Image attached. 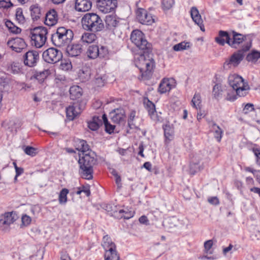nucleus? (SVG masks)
I'll return each mask as SVG.
<instances>
[{
  "label": "nucleus",
  "instance_id": "nucleus-23",
  "mask_svg": "<svg viewBox=\"0 0 260 260\" xmlns=\"http://www.w3.org/2000/svg\"><path fill=\"white\" fill-rule=\"evenodd\" d=\"M82 51V46L79 44L67 45V52L69 56L76 57L79 55Z\"/></svg>",
  "mask_w": 260,
  "mask_h": 260
},
{
  "label": "nucleus",
  "instance_id": "nucleus-33",
  "mask_svg": "<svg viewBox=\"0 0 260 260\" xmlns=\"http://www.w3.org/2000/svg\"><path fill=\"white\" fill-rule=\"evenodd\" d=\"M165 137L166 139V142L169 143L173 139V130L171 126L168 124L163 126Z\"/></svg>",
  "mask_w": 260,
  "mask_h": 260
},
{
  "label": "nucleus",
  "instance_id": "nucleus-1",
  "mask_svg": "<svg viewBox=\"0 0 260 260\" xmlns=\"http://www.w3.org/2000/svg\"><path fill=\"white\" fill-rule=\"evenodd\" d=\"M79 156L78 162L82 177L87 180L92 179L93 173V167L97 162L95 153L90 151L87 153H83L82 155L80 154Z\"/></svg>",
  "mask_w": 260,
  "mask_h": 260
},
{
  "label": "nucleus",
  "instance_id": "nucleus-11",
  "mask_svg": "<svg viewBox=\"0 0 260 260\" xmlns=\"http://www.w3.org/2000/svg\"><path fill=\"white\" fill-rule=\"evenodd\" d=\"M85 103L77 101L66 108L67 117L69 120H74L85 108Z\"/></svg>",
  "mask_w": 260,
  "mask_h": 260
},
{
  "label": "nucleus",
  "instance_id": "nucleus-48",
  "mask_svg": "<svg viewBox=\"0 0 260 260\" xmlns=\"http://www.w3.org/2000/svg\"><path fill=\"white\" fill-rule=\"evenodd\" d=\"M72 67L71 62L69 60H62L60 63V68L64 71H68Z\"/></svg>",
  "mask_w": 260,
  "mask_h": 260
},
{
  "label": "nucleus",
  "instance_id": "nucleus-49",
  "mask_svg": "<svg viewBox=\"0 0 260 260\" xmlns=\"http://www.w3.org/2000/svg\"><path fill=\"white\" fill-rule=\"evenodd\" d=\"M174 3V0H162V8L164 9L169 10L172 7Z\"/></svg>",
  "mask_w": 260,
  "mask_h": 260
},
{
  "label": "nucleus",
  "instance_id": "nucleus-51",
  "mask_svg": "<svg viewBox=\"0 0 260 260\" xmlns=\"http://www.w3.org/2000/svg\"><path fill=\"white\" fill-rule=\"evenodd\" d=\"M13 6L10 1L0 0V8L8 9Z\"/></svg>",
  "mask_w": 260,
  "mask_h": 260
},
{
  "label": "nucleus",
  "instance_id": "nucleus-58",
  "mask_svg": "<svg viewBox=\"0 0 260 260\" xmlns=\"http://www.w3.org/2000/svg\"><path fill=\"white\" fill-rule=\"evenodd\" d=\"M233 248V245L232 244H230L228 247H225L223 248L222 253L224 255H226L228 252H231L232 253L231 250Z\"/></svg>",
  "mask_w": 260,
  "mask_h": 260
},
{
  "label": "nucleus",
  "instance_id": "nucleus-27",
  "mask_svg": "<svg viewBox=\"0 0 260 260\" xmlns=\"http://www.w3.org/2000/svg\"><path fill=\"white\" fill-rule=\"evenodd\" d=\"M70 98L74 100L80 98L82 94V89L78 85H73L70 88Z\"/></svg>",
  "mask_w": 260,
  "mask_h": 260
},
{
  "label": "nucleus",
  "instance_id": "nucleus-39",
  "mask_svg": "<svg viewBox=\"0 0 260 260\" xmlns=\"http://www.w3.org/2000/svg\"><path fill=\"white\" fill-rule=\"evenodd\" d=\"M69 192V190L67 188H63L60 191L58 196V201L60 204H65L67 202V194Z\"/></svg>",
  "mask_w": 260,
  "mask_h": 260
},
{
  "label": "nucleus",
  "instance_id": "nucleus-32",
  "mask_svg": "<svg viewBox=\"0 0 260 260\" xmlns=\"http://www.w3.org/2000/svg\"><path fill=\"white\" fill-rule=\"evenodd\" d=\"M30 14L32 19L38 20L41 16V8L37 5H32L30 7Z\"/></svg>",
  "mask_w": 260,
  "mask_h": 260
},
{
  "label": "nucleus",
  "instance_id": "nucleus-62",
  "mask_svg": "<svg viewBox=\"0 0 260 260\" xmlns=\"http://www.w3.org/2000/svg\"><path fill=\"white\" fill-rule=\"evenodd\" d=\"M82 191L84 192L87 197H89L90 194V191L89 186H83L82 187Z\"/></svg>",
  "mask_w": 260,
  "mask_h": 260
},
{
  "label": "nucleus",
  "instance_id": "nucleus-6",
  "mask_svg": "<svg viewBox=\"0 0 260 260\" xmlns=\"http://www.w3.org/2000/svg\"><path fill=\"white\" fill-rule=\"evenodd\" d=\"M47 28L44 26H38L31 29L30 34L32 45L40 48L44 46L47 40Z\"/></svg>",
  "mask_w": 260,
  "mask_h": 260
},
{
  "label": "nucleus",
  "instance_id": "nucleus-21",
  "mask_svg": "<svg viewBox=\"0 0 260 260\" xmlns=\"http://www.w3.org/2000/svg\"><path fill=\"white\" fill-rule=\"evenodd\" d=\"M111 119L116 123H122L124 121V111L122 109H117L110 113Z\"/></svg>",
  "mask_w": 260,
  "mask_h": 260
},
{
  "label": "nucleus",
  "instance_id": "nucleus-10",
  "mask_svg": "<svg viewBox=\"0 0 260 260\" xmlns=\"http://www.w3.org/2000/svg\"><path fill=\"white\" fill-rule=\"evenodd\" d=\"M42 56L45 62L54 64L61 59L62 54L60 51L51 47L45 50L43 53Z\"/></svg>",
  "mask_w": 260,
  "mask_h": 260
},
{
  "label": "nucleus",
  "instance_id": "nucleus-16",
  "mask_svg": "<svg viewBox=\"0 0 260 260\" xmlns=\"http://www.w3.org/2000/svg\"><path fill=\"white\" fill-rule=\"evenodd\" d=\"M7 45L12 50L16 52H20L26 47L25 42L20 38H15L9 40L7 42Z\"/></svg>",
  "mask_w": 260,
  "mask_h": 260
},
{
  "label": "nucleus",
  "instance_id": "nucleus-19",
  "mask_svg": "<svg viewBox=\"0 0 260 260\" xmlns=\"http://www.w3.org/2000/svg\"><path fill=\"white\" fill-rule=\"evenodd\" d=\"M190 13L193 22L200 27L202 31H205V29L203 24V20L198 9L195 7H192L190 9Z\"/></svg>",
  "mask_w": 260,
  "mask_h": 260
},
{
  "label": "nucleus",
  "instance_id": "nucleus-20",
  "mask_svg": "<svg viewBox=\"0 0 260 260\" xmlns=\"http://www.w3.org/2000/svg\"><path fill=\"white\" fill-rule=\"evenodd\" d=\"M17 215L13 212H7L0 217V226H9L16 219Z\"/></svg>",
  "mask_w": 260,
  "mask_h": 260
},
{
  "label": "nucleus",
  "instance_id": "nucleus-59",
  "mask_svg": "<svg viewBox=\"0 0 260 260\" xmlns=\"http://www.w3.org/2000/svg\"><path fill=\"white\" fill-rule=\"evenodd\" d=\"M244 170L246 172H249L252 173L254 176H255L256 174V173H258V172H259V171L254 170L253 168H252L251 167H245L244 168Z\"/></svg>",
  "mask_w": 260,
  "mask_h": 260
},
{
  "label": "nucleus",
  "instance_id": "nucleus-15",
  "mask_svg": "<svg viewBox=\"0 0 260 260\" xmlns=\"http://www.w3.org/2000/svg\"><path fill=\"white\" fill-rule=\"evenodd\" d=\"M202 159L203 155L201 153H197L193 156L190 165V171L191 174L194 175L196 172L204 169L203 164H200Z\"/></svg>",
  "mask_w": 260,
  "mask_h": 260
},
{
  "label": "nucleus",
  "instance_id": "nucleus-40",
  "mask_svg": "<svg viewBox=\"0 0 260 260\" xmlns=\"http://www.w3.org/2000/svg\"><path fill=\"white\" fill-rule=\"evenodd\" d=\"M212 128L214 131V136L218 142L221 141L223 131L216 124L214 123L212 125Z\"/></svg>",
  "mask_w": 260,
  "mask_h": 260
},
{
  "label": "nucleus",
  "instance_id": "nucleus-45",
  "mask_svg": "<svg viewBox=\"0 0 260 260\" xmlns=\"http://www.w3.org/2000/svg\"><path fill=\"white\" fill-rule=\"evenodd\" d=\"M24 151L26 154L32 157L35 156L37 153L36 148L29 146L24 148Z\"/></svg>",
  "mask_w": 260,
  "mask_h": 260
},
{
  "label": "nucleus",
  "instance_id": "nucleus-5",
  "mask_svg": "<svg viewBox=\"0 0 260 260\" xmlns=\"http://www.w3.org/2000/svg\"><path fill=\"white\" fill-rule=\"evenodd\" d=\"M228 82L238 96H244L248 93L250 89L249 86L247 83H244L242 77L236 74L230 75Z\"/></svg>",
  "mask_w": 260,
  "mask_h": 260
},
{
  "label": "nucleus",
  "instance_id": "nucleus-46",
  "mask_svg": "<svg viewBox=\"0 0 260 260\" xmlns=\"http://www.w3.org/2000/svg\"><path fill=\"white\" fill-rule=\"evenodd\" d=\"M98 51L99 52L98 57L100 58H105L108 56L109 52L106 47L101 46L100 48L99 47Z\"/></svg>",
  "mask_w": 260,
  "mask_h": 260
},
{
  "label": "nucleus",
  "instance_id": "nucleus-24",
  "mask_svg": "<svg viewBox=\"0 0 260 260\" xmlns=\"http://www.w3.org/2000/svg\"><path fill=\"white\" fill-rule=\"evenodd\" d=\"M57 22V14L54 9L50 10L45 15V23L48 26H53Z\"/></svg>",
  "mask_w": 260,
  "mask_h": 260
},
{
  "label": "nucleus",
  "instance_id": "nucleus-38",
  "mask_svg": "<svg viewBox=\"0 0 260 260\" xmlns=\"http://www.w3.org/2000/svg\"><path fill=\"white\" fill-rule=\"evenodd\" d=\"M260 58V52L253 50L246 56L248 61L256 62Z\"/></svg>",
  "mask_w": 260,
  "mask_h": 260
},
{
  "label": "nucleus",
  "instance_id": "nucleus-54",
  "mask_svg": "<svg viewBox=\"0 0 260 260\" xmlns=\"http://www.w3.org/2000/svg\"><path fill=\"white\" fill-rule=\"evenodd\" d=\"M105 83V79L102 77H98L95 78L94 84L98 87H103Z\"/></svg>",
  "mask_w": 260,
  "mask_h": 260
},
{
  "label": "nucleus",
  "instance_id": "nucleus-8",
  "mask_svg": "<svg viewBox=\"0 0 260 260\" xmlns=\"http://www.w3.org/2000/svg\"><path fill=\"white\" fill-rule=\"evenodd\" d=\"M250 48L251 43H246L243 48L234 53L229 60L225 61L223 64L224 68L228 70L232 67L238 66L243 60L244 53L248 51Z\"/></svg>",
  "mask_w": 260,
  "mask_h": 260
},
{
  "label": "nucleus",
  "instance_id": "nucleus-55",
  "mask_svg": "<svg viewBox=\"0 0 260 260\" xmlns=\"http://www.w3.org/2000/svg\"><path fill=\"white\" fill-rule=\"evenodd\" d=\"M85 144V141L83 140L78 139L76 141V149L81 151L82 149V146Z\"/></svg>",
  "mask_w": 260,
  "mask_h": 260
},
{
  "label": "nucleus",
  "instance_id": "nucleus-30",
  "mask_svg": "<svg viewBox=\"0 0 260 260\" xmlns=\"http://www.w3.org/2000/svg\"><path fill=\"white\" fill-rule=\"evenodd\" d=\"M97 37L94 33L84 32L81 37V41L84 43L90 44L95 41Z\"/></svg>",
  "mask_w": 260,
  "mask_h": 260
},
{
  "label": "nucleus",
  "instance_id": "nucleus-41",
  "mask_svg": "<svg viewBox=\"0 0 260 260\" xmlns=\"http://www.w3.org/2000/svg\"><path fill=\"white\" fill-rule=\"evenodd\" d=\"M189 43L186 42H181L175 45L173 48L174 51H180L189 48Z\"/></svg>",
  "mask_w": 260,
  "mask_h": 260
},
{
  "label": "nucleus",
  "instance_id": "nucleus-26",
  "mask_svg": "<svg viewBox=\"0 0 260 260\" xmlns=\"http://www.w3.org/2000/svg\"><path fill=\"white\" fill-rule=\"evenodd\" d=\"M102 123L103 121L99 116H94L92 120L88 122V127L91 130L95 131L98 129Z\"/></svg>",
  "mask_w": 260,
  "mask_h": 260
},
{
  "label": "nucleus",
  "instance_id": "nucleus-9",
  "mask_svg": "<svg viewBox=\"0 0 260 260\" xmlns=\"http://www.w3.org/2000/svg\"><path fill=\"white\" fill-rule=\"evenodd\" d=\"M144 60L141 62V67L140 69L141 76L139 77L140 80H149L152 75L153 69L155 67V62L152 58L146 59L144 56H141Z\"/></svg>",
  "mask_w": 260,
  "mask_h": 260
},
{
  "label": "nucleus",
  "instance_id": "nucleus-64",
  "mask_svg": "<svg viewBox=\"0 0 260 260\" xmlns=\"http://www.w3.org/2000/svg\"><path fill=\"white\" fill-rule=\"evenodd\" d=\"M254 155L257 158L260 159V149L257 148H253L252 149Z\"/></svg>",
  "mask_w": 260,
  "mask_h": 260
},
{
  "label": "nucleus",
  "instance_id": "nucleus-50",
  "mask_svg": "<svg viewBox=\"0 0 260 260\" xmlns=\"http://www.w3.org/2000/svg\"><path fill=\"white\" fill-rule=\"evenodd\" d=\"M254 110V105L251 103H248L246 104L243 109V112L247 114L250 112L253 111Z\"/></svg>",
  "mask_w": 260,
  "mask_h": 260
},
{
  "label": "nucleus",
  "instance_id": "nucleus-12",
  "mask_svg": "<svg viewBox=\"0 0 260 260\" xmlns=\"http://www.w3.org/2000/svg\"><path fill=\"white\" fill-rule=\"evenodd\" d=\"M136 18L138 21L142 24L151 25L154 22L152 15L142 8H139L136 11Z\"/></svg>",
  "mask_w": 260,
  "mask_h": 260
},
{
  "label": "nucleus",
  "instance_id": "nucleus-3",
  "mask_svg": "<svg viewBox=\"0 0 260 260\" xmlns=\"http://www.w3.org/2000/svg\"><path fill=\"white\" fill-rule=\"evenodd\" d=\"M83 28L85 30L93 32L101 31L104 24L101 18L96 13H87L81 19Z\"/></svg>",
  "mask_w": 260,
  "mask_h": 260
},
{
  "label": "nucleus",
  "instance_id": "nucleus-53",
  "mask_svg": "<svg viewBox=\"0 0 260 260\" xmlns=\"http://www.w3.org/2000/svg\"><path fill=\"white\" fill-rule=\"evenodd\" d=\"M9 70L13 74L18 73L20 70L18 63L13 62L12 63Z\"/></svg>",
  "mask_w": 260,
  "mask_h": 260
},
{
  "label": "nucleus",
  "instance_id": "nucleus-57",
  "mask_svg": "<svg viewBox=\"0 0 260 260\" xmlns=\"http://www.w3.org/2000/svg\"><path fill=\"white\" fill-rule=\"evenodd\" d=\"M208 202L212 205H217L219 204V201L216 197H211L208 199Z\"/></svg>",
  "mask_w": 260,
  "mask_h": 260
},
{
  "label": "nucleus",
  "instance_id": "nucleus-13",
  "mask_svg": "<svg viewBox=\"0 0 260 260\" xmlns=\"http://www.w3.org/2000/svg\"><path fill=\"white\" fill-rule=\"evenodd\" d=\"M143 104L152 120L155 122H158L161 120V117L158 115L156 113L154 104L147 98H144Z\"/></svg>",
  "mask_w": 260,
  "mask_h": 260
},
{
  "label": "nucleus",
  "instance_id": "nucleus-29",
  "mask_svg": "<svg viewBox=\"0 0 260 260\" xmlns=\"http://www.w3.org/2000/svg\"><path fill=\"white\" fill-rule=\"evenodd\" d=\"M134 212L129 211L127 209H120L115 212V216L117 218L129 219L134 216Z\"/></svg>",
  "mask_w": 260,
  "mask_h": 260
},
{
  "label": "nucleus",
  "instance_id": "nucleus-34",
  "mask_svg": "<svg viewBox=\"0 0 260 260\" xmlns=\"http://www.w3.org/2000/svg\"><path fill=\"white\" fill-rule=\"evenodd\" d=\"M105 260H119V256L117 254V251L115 249H112L109 251H105Z\"/></svg>",
  "mask_w": 260,
  "mask_h": 260
},
{
  "label": "nucleus",
  "instance_id": "nucleus-14",
  "mask_svg": "<svg viewBox=\"0 0 260 260\" xmlns=\"http://www.w3.org/2000/svg\"><path fill=\"white\" fill-rule=\"evenodd\" d=\"M116 0H98L97 6L100 11L108 13L116 8Z\"/></svg>",
  "mask_w": 260,
  "mask_h": 260
},
{
  "label": "nucleus",
  "instance_id": "nucleus-42",
  "mask_svg": "<svg viewBox=\"0 0 260 260\" xmlns=\"http://www.w3.org/2000/svg\"><path fill=\"white\" fill-rule=\"evenodd\" d=\"M221 86L219 84H216L213 88V94L215 99H218L221 96Z\"/></svg>",
  "mask_w": 260,
  "mask_h": 260
},
{
  "label": "nucleus",
  "instance_id": "nucleus-18",
  "mask_svg": "<svg viewBox=\"0 0 260 260\" xmlns=\"http://www.w3.org/2000/svg\"><path fill=\"white\" fill-rule=\"evenodd\" d=\"M175 86V80L173 79H164L159 85L158 91L160 93H165L169 91Z\"/></svg>",
  "mask_w": 260,
  "mask_h": 260
},
{
  "label": "nucleus",
  "instance_id": "nucleus-35",
  "mask_svg": "<svg viewBox=\"0 0 260 260\" xmlns=\"http://www.w3.org/2000/svg\"><path fill=\"white\" fill-rule=\"evenodd\" d=\"M201 97L200 93H196L191 100V104L192 107L199 110L201 108Z\"/></svg>",
  "mask_w": 260,
  "mask_h": 260
},
{
  "label": "nucleus",
  "instance_id": "nucleus-61",
  "mask_svg": "<svg viewBox=\"0 0 260 260\" xmlns=\"http://www.w3.org/2000/svg\"><path fill=\"white\" fill-rule=\"evenodd\" d=\"M15 172L16 177H18L24 172V169L22 168L16 167Z\"/></svg>",
  "mask_w": 260,
  "mask_h": 260
},
{
  "label": "nucleus",
  "instance_id": "nucleus-56",
  "mask_svg": "<svg viewBox=\"0 0 260 260\" xmlns=\"http://www.w3.org/2000/svg\"><path fill=\"white\" fill-rule=\"evenodd\" d=\"M213 245V241L211 240L206 241L204 243V247L207 252L210 250Z\"/></svg>",
  "mask_w": 260,
  "mask_h": 260
},
{
  "label": "nucleus",
  "instance_id": "nucleus-4",
  "mask_svg": "<svg viewBox=\"0 0 260 260\" xmlns=\"http://www.w3.org/2000/svg\"><path fill=\"white\" fill-rule=\"evenodd\" d=\"M74 37V33L70 29L64 27L57 28L55 33L51 35V41L57 47H61L68 45Z\"/></svg>",
  "mask_w": 260,
  "mask_h": 260
},
{
  "label": "nucleus",
  "instance_id": "nucleus-17",
  "mask_svg": "<svg viewBox=\"0 0 260 260\" xmlns=\"http://www.w3.org/2000/svg\"><path fill=\"white\" fill-rule=\"evenodd\" d=\"M39 59V53L37 51H27L24 56V63L29 67L36 65Z\"/></svg>",
  "mask_w": 260,
  "mask_h": 260
},
{
  "label": "nucleus",
  "instance_id": "nucleus-44",
  "mask_svg": "<svg viewBox=\"0 0 260 260\" xmlns=\"http://www.w3.org/2000/svg\"><path fill=\"white\" fill-rule=\"evenodd\" d=\"M16 18L17 20L20 23H24L25 22V18L23 15L21 9H17L16 12Z\"/></svg>",
  "mask_w": 260,
  "mask_h": 260
},
{
  "label": "nucleus",
  "instance_id": "nucleus-47",
  "mask_svg": "<svg viewBox=\"0 0 260 260\" xmlns=\"http://www.w3.org/2000/svg\"><path fill=\"white\" fill-rule=\"evenodd\" d=\"M48 71L44 70L42 72L37 73L36 78L40 82H42L47 77Z\"/></svg>",
  "mask_w": 260,
  "mask_h": 260
},
{
  "label": "nucleus",
  "instance_id": "nucleus-7",
  "mask_svg": "<svg viewBox=\"0 0 260 260\" xmlns=\"http://www.w3.org/2000/svg\"><path fill=\"white\" fill-rule=\"evenodd\" d=\"M131 40L139 49L143 50L144 53L149 52L151 48L145 38L144 34L140 30H133L131 35Z\"/></svg>",
  "mask_w": 260,
  "mask_h": 260
},
{
  "label": "nucleus",
  "instance_id": "nucleus-63",
  "mask_svg": "<svg viewBox=\"0 0 260 260\" xmlns=\"http://www.w3.org/2000/svg\"><path fill=\"white\" fill-rule=\"evenodd\" d=\"M139 152H138V154L141 155L142 157H144V155L143 154V151H144V146H143V144L142 143H141L140 145H139Z\"/></svg>",
  "mask_w": 260,
  "mask_h": 260
},
{
  "label": "nucleus",
  "instance_id": "nucleus-36",
  "mask_svg": "<svg viewBox=\"0 0 260 260\" xmlns=\"http://www.w3.org/2000/svg\"><path fill=\"white\" fill-rule=\"evenodd\" d=\"M102 118L103 120V123L105 125V131L108 134H112L113 133L114 130L115 129V126L112 124H111L108 121L107 118L105 114L103 115Z\"/></svg>",
  "mask_w": 260,
  "mask_h": 260
},
{
  "label": "nucleus",
  "instance_id": "nucleus-2",
  "mask_svg": "<svg viewBox=\"0 0 260 260\" xmlns=\"http://www.w3.org/2000/svg\"><path fill=\"white\" fill-rule=\"evenodd\" d=\"M215 41L220 45H224L226 43L231 47L237 48L240 44L242 45V48L247 43H250L251 41H246L245 36L241 34L233 31L232 35H229L227 31L220 30L219 31L218 37L215 38Z\"/></svg>",
  "mask_w": 260,
  "mask_h": 260
},
{
  "label": "nucleus",
  "instance_id": "nucleus-22",
  "mask_svg": "<svg viewBox=\"0 0 260 260\" xmlns=\"http://www.w3.org/2000/svg\"><path fill=\"white\" fill-rule=\"evenodd\" d=\"M92 4L89 0H76L75 8L78 12H85L89 10Z\"/></svg>",
  "mask_w": 260,
  "mask_h": 260
},
{
  "label": "nucleus",
  "instance_id": "nucleus-37",
  "mask_svg": "<svg viewBox=\"0 0 260 260\" xmlns=\"http://www.w3.org/2000/svg\"><path fill=\"white\" fill-rule=\"evenodd\" d=\"M5 25L10 31L13 34H18L21 32V29L15 26L11 21L7 20L5 22Z\"/></svg>",
  "mask_w": 260,
  "mask_h": 260
},
{
  "label": "nucleus",
  "instance_id": "nucleus-28",
  "mask_svg": "<svg viewBox=\"0 0 260 260\" xmlns=\"http://www.w3.org/2000/svg\"><path fill=\"white\" fill-rule=\"evenodd\" d=\"M102 245L105 250V251L107 250L109 251L111 250V248H112V249L116 248L115 244L112 241L110 237L107 235L104 236Z\"/></svg>",
  "mask_w": 260,
  "mask_h": 260
},
{
  "label": "nucleus",
  "instance_id": "nucleus-31",
  "mask_svg": "<svg viewBox=\"0 0 260 260\" xmlns=\"http://www.w3.org/2000/svg\"><path fill=\"white\" fill-rule=\"evenodd\" d=\"M98 50L99 47L97 45L89 46L86 52L87 56L91 59L96 58L99 55Z\"/></svg>",
  "mask_w": 260,
  "mask_h": 260
},
{
  "label": "nucleus",
  "instance_id": "nucleus-60",
  "mask_svg": "<svg viewBox=\"0 0 260 260\" xmlns=\"http://www.w3.org/2000/svg\"><path fill=\"white\" fill-rule=\"evenodd\" d=\"M90 151L91 150H89V146L85 141V144L82 146V149L81 150V151L82 152V155L83 153H87Z\"/></svg>",
  "mask_w": 260,
  "mask_h": 260
},
{
  "label": "nucleus",
  "instance_id": "nucleus-52",
  "mask_svg": "<svg viewBox=\"0 0 260 260\" xmlns=\"http://www.w3.org/2000/svg\"><path fill=\"white\" fill-rule=\"evenodd\" d=\"M21 220L22 223L23 225L27 226L30 223L31 221V218L30 217L27 215H24L22 216Z\"/></svg>",
  "mask_w": 260,
  "mask_h": 260
},
{
  "label": "nucleus",
  "instance_id": "nucleus-25",
  "mask_svg": "<svg viewBox=\"0 0 260 260\" xmlns=\"http://www.w3.org/2000/svg\"><path fill=\"white\" fill-rule=\"evenodd\" d=\"M105 20L107 28L110 30H113L119 25V19L114 15L106 16Z\"/></svg>",
  "mask_w": 260,
  "mask_h": 260
},
{
  "label": "nucleus",
  "instance_id": "nucleus-43",
  "mask_svg": "<svg viewBox=\"0 0 260 260\" xmlns=\"http://www.w3.org/2000/svg\"><path fill=\"white\" fill-rule=\"evenodd\" d=\"M237 96L238 95L236 93V91L232 88V90H228L226 99L228 101H234L237 99Z\"/></svg>",
  "mask_w": 260,
  "mask_h": 260
}]
</instances>
